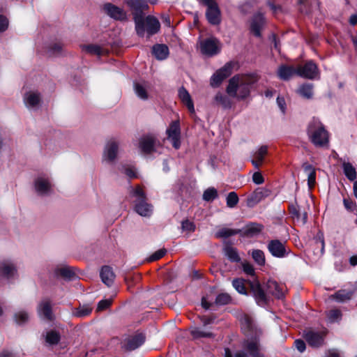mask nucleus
Wrapping results in <instances>:
<instances>
[{"mask_svg": "<svg viewBox=\"0 0 357 357\" xmlns=\"http://www.w3.org/2000/svg\"><path fill=\"white\" fill-rule=\"evenodd\" d=\"M256 79L251 75H237L231 77L227 87V94L238 100L247 98Z\"/></svg>", "mask_w": 357, "mask_h": 357, "instance_id": "nucleus-1", "label": "nucleus"}, {"mask_svg": "<svg viewBox=\"0 0 357 357\" xmlns=\"http://www.w3.org/2000/svg\"><path fill=\"white\" fill-rule=\"evenodd\" d=\"M307 135L311 142L317 147L328 146L329 133L317 119H313L308 125Z\"/></svg>", "mask_w": 357, "mask_h": 357, "instance_id": "nucleus-2", "label": "nucleus"}, {"mask_svg": "<svg viewBox=\"0 0 357 357\" xmlns=\"http://www.w3.org/2000/svg\"><path fill=\"white\" fill-rule=\"evenodd\" d=\"M135 22L136 31L140 36H144L146 31L148 36L153 35L159 31L160 27L158 19L151 15L144 19L142 16H135Z\"/></svg>", "mask_w": 357, "mask_h": 357, "instance_id": "nucleus-3", "label": "nucleus"}, {"mask_svg": "<svg viewBox=\"0 0 357 357\" xmlns=\"http://www.w3.org/2000/svg\"><path fill=\"white\" fill-rule=\"evenodd\" d=\"M133 194L135 197H137V200L136 201L135 206V211L141 216H150L153 213V206L146 202L144 199L145 194L142 189L139 186H137L135 189Z\"/></svg>", "mask_w": 357, "mask_h": 357, "instance_id": "nucleus-4", "label": "nucleus"}, {"mask_svg": "<svg viewBox=\"0 0 357 357\" xmlns=\"http://www.w3.org/2000/svg\"><path fill=\"white\" fill-rule=\"evenodd\" d=\"M200 50L203 54L211 56L217 54L220 51V43L215 38H210L200 41Z\"/></svg>", "mask_w": 357, "mask_h": 357, "instance_id": "nucleus-5", "label": "nucleus"}, {"mask_svg": "<svg viewBox=\"0 0 357 357\" xmlns=\"http://www.w3.org/2000/svg\"><path fill=\"white\" fill-rule=\"evenodd\" d=\"M297 75L313 79L319 77V70L317 65L312 61L306 62L303 66H300L297 68Z\"/></svg>", "mask_w": 357, "mask_h": 357, "instance_id": "nucleus-6", "label": "nucleus"}, {"mask_svg": "<svg viewBox=\"0 0 357 357\" xmlns=\"http://www.w3.org/2000/svg\"><path fill=\"white\" fill-rule=\"evenodd\" d=\"M269 252L275 257L283 258L288 254L285 243L278 239L271 240L267 245Z\"/></svg>", "mask_w": 357, "mask_h": 357, "instance_id": "nucleus-7", "label": "nucleus"}, {"mask_svg": "<svg viewBox=\"0 0 357 357\" xmlns=\"http://www.w3.org/2000/svg\"><path fill=\"white\" fill-rule=\"evenodd\" d=\"M167 139L171 141L173 146L178 149L181 146V130L178 121H173L167 130Z\"/></svg>", "mask_w": 357, "mask_h": 357, "instance_id": "nucleus-8", "label": "nucleus"}, {"mask_svg": "<svg viewBox=\"0 0 357 357\" xmlns=\"http://www.w3.org/2000/svg\"><path fill=\"white\" fill-rule=\"evenodd\" d=\"M104 12L116 20L123 21L127 19L126 12L121 8L111 3H107L103 6Z\"/></svg>", "mask_w": 357, "mask_h": 357, "instance_id": "nucleus-9", "label": "nucleus"}, {"mask_svg": "<svg viewBox=\"0 0 357 357\" xmlns=\"http://www.w3.org/2000/svg\"><path fill=\"white\" fill-rule=\"evenodd\" d=\"M231 64L227 63L225 65L211 77V85L213 87L219 86L225 78L231 75Z\"/></svg>", "mask_w": 357, "mask_h": 357, "instance_id": "nucleus-10", "label": "nucleus"}, {"mask_svg": "<svg viewBox=\"0 0 357 357\" xmlns=\"http://www.w3.org/2000/svg\"><path fill=\"white\" fill-rule=\"evenodd\" d=\"M145 340L142 334H136L126 337L123 342V347L127 351H132L140 347Z\"/></svg>", "mask_w": 357, "mask_h": 357, "instance_id": "nucleus-11", "label": "nucleus"}, {"mask_svg": "<svg viewBox=\"0 0 357 357\" xmlns=\"http://www.w3.org/2000/svg\"><path fill=\"white\" fill-rule=\"evenodd\" d=\"M118 152V143L114 139H111L108 140L107 142L104 153H103V159L104 160L112 162L114 161L117 155Z\"/></svg>", "mask_w": 357, "mask_h": 357, "instance_id": "nucleus-12", "label": "nucleus"}, {"mask_svg": "<svg viewBox=\"0 0 357 357\" xmlns=\"http://www.w3.org/2000/svg\"><path fill=\"white\" fill-rule=\"evenodd\" d=\"M208 8L206 13V18L211 24H218L220 22V11L215 2L205 4Z\"/></svg>", "mask_w": 357, "mask_h": 357, "instance_id": "nucleus-13", "label": "nucleus"}, {"mask_svg": "<svg viewBox=\"0 0 357 357\" xmlns=\"http://www.w3.org/2000/svg\"><path fill=\"white\" fill-rule=\"evenodd\" d=\"M38 313L40 317L47 320H52L54 315L52 310V304L50 300H43L38 307Z\"/></svg>", "mask_w": 357, "mask_h": 357, "instance_id": "nucleus-14", "label": "nucleus"}, {"mask_svg": "<svg viewBox=\"0 0 357 357\" xmlns=\"http://www.w3.org/2000/svg\"><path fill=\"white\" fill-rule=\"evenodd\" d=\"M35 189L39 195H48L52 191V185L47 178L38 177L35 181Z\"/></svg>", "mask_w": 357, "mask_h": 357, "instance_id": "nucleus-15", "label": "nucleus"}, {"mask_svg": "<svg viewBox=\"0 0 357 357\" xmlns=\"http://www.w3.org/2000/svg\"><path fill=\"white\" fill-rule=\"evenodd\" d=\"M251 290L258 305H263L266 303V296L257 281L250 284Z\"/></svg>", "mask_w": 357, "mask_h": 357, "instance_id": "nucleus-16", "label": "nucleus"}, {"mask_svg": "<svg viewBox=\"0 0 357 357\" xmlns=\"http://www.w3.org/2000/svg\"><path fill=\"white\" fill-rule=\"evenodd\" d=\"M305 337L307 343L314 347H319L323 344L324 342V334L314 332V331H307L305 334Z\"/></svg>", "mask_w": 357, "mask_h": 357, "instance_id": "nucleus-17", "label": "nucleus"}, {"mask_svg": "<svg viewBox=\"0 0 357 357\" xmlns=\"http://www.w3.org/2000/svg\"><path fill=\"white\" fill-rule=\"evenodd\" d=\"M265 24L264 16L259 13L255 15L251 22V31L256 36H260L261 29Z\"/></svg>", "mask_w": 357, "mask_h": 357, "instance_id": "nucleus-18", "label": "nucleus"}, {"mask_svg": "<svg viewBox=\"0 0 357 357\" xmlns=\"http://www.w3.org/2000/svg\"><path fill=\"white\" fill-rule=\"evenodd\" d=\"M266 291L278 298L282 297L284 295L283 287L274 280L268 281L266 283Z\"/></svg>", "mask_w": 357, "mask_h": 357, "instance_id": "nucleus-19", "label": "nucleus"}, {"mask_svg": "<svg viewBox=\"0 0 357 357\" xmlns=\"http://www.w3.org/2000/svg\"><path fill=\"white\" fill-rule=\"evenodd\" d=\"M16 272L15 266L10 261H3L0 262V275L9 278L13 277Z\"/></svg>", "mask_w": 357, "mask_h": 357, "instance_id": "nucleus-20", "label": "nucleus"}, {"mask_svg": "<svg viewBox=\"0 0 357 357\" xmlns=\"http://www.w3.org/2000/svg\"><path fill=\"white\" fill-rule=\"evenodd\" d=\"M294 75H297V70L291 66L283 65L278 70V77L283 80H287Z\"/></svg>", "mask_w": 357, "mask_h": 357, "instance_id": "nucleus-21", "label": "nucleus"}, {"mask_svg": "<svg viewBox=\"0 0 357 357\" xmlns=\"http://www.w3.org/2000/svg\"><path fill=\"white\" fill-rule=\"evenodd\" d=\"M155 139L152 136H146L141 138L139 148L145 153H149L153 150Z\"/></svg>", "mask_w": 357, "mask_h": 357, "instance_id": "nucleus-22", "label": "nucleus"}, {"mask_svg": "<svg viewBox=\"0 0 357 357\" xmlns=\"http://www.w3.org/2000/svg\"><path fill=\"white\" fill-rule=\"evenodd\" d=\"M354 293V289H341L332 295L331 298L337 302L343 303L350 300Z\"/></svg>", "mask_w": 357, "mask_h": 357, "instance_id": "nucleus-23", "label": "nucleus"}, {"mask_svg": "<svg viewBox=\"0 0 357 357\" xmlns=\"http://www.w3.org/2000/svg\"><path fill=\"white\" fill-rule=\"evenodd\" d=\"M100 278L103 283L110 286L114 280L115 275L109 266H103L100 271Z\"/></svg>", "mask_w": 357, "mask_h": 357, "instance_id": "nucleus-24", "label": "nucleus"}, {"mask_svg": "<svg viewBox=\"0 0 357 357\" xmlns=\"http://www.w3.org/2000/svg\"><path fill=\"white\" fill-rule=\"evenodd\" d=\"M178 96L181 101L186 105L191 113L195 112V107L191 97L188 91L182 87L178 91Z\"/></svg>", "mask_w": 357, "mask_h": 357, "instance_id": "nucleus-25", "label": "nucleus"}, {"mask_svg": "<svg viewBox=\"0 0 357 357\" xmlns=\"http://www.w3.org/2000/svg\"><path fill=\"white\" fill-rule=\"evenodd\" d=\"M123 2L131 10L136 12H141L149 7L145 0H123Z\"/></svg>", "mask_w": 357, "mask_h": 357, "instance_id": "nucleus-26", "label": "nucleus"}, {"mask_svg": "<svg viewBox=\"0 0 357 357\" xmlns=\"http://www.w3.org/2000/svg\"><path fill=\"white\" fill-rule=\"evenodd\" d=\"M304 172L307 176V185L310 188L314 187L316 181V170L311 165L304 163L303 165Z\"/></svg>", "mask_w": 357, "mask_h": 357, "instance_id": "nucleus-27", "label": "nucleus"}, {"mask_svg": "<svg viewBox=\"0 0 357 357\" xmlns=\"http://www.w3.org/2000/svg\"><path fill=\"white\" fill-rule=\"evenodd\" d=\"M267 146H261L253 155V159L252 160V164L256 167L261 165L265 155L267 154Z\"/></svg>", "mask_w": 357, "mask_h": 357, "instance_id": "nucleus-28", "label": "nucleus"}, {"mask_svg": "<svg viewBox=\"0 0 357 357\" xmlns=\"http://www.w3.org/2000/svg\"><path fill=\"white\" fill-rule=\"evenodd\" d=\"M40 95L38 93L30 91L25 94L24 101L27 107H34L40 102Z\"/></svg>", "mask_w": 357, "mask_h": 357, "instance_id": "nucleus-29", "label": "nucleus"}, {"mask_svg": "<svg viewBox=\"0 0 357 357\" xmlns=\"http://www.w3.org/2000/svg\"><path fill=\"white\" fill-rule=\"evenodd\" d=\"M152 52L156 59L162 60L167 58L169 49L165 45H156L153 47Z\"/></svg>", "mask_w": 357, "mask_h": 357, "instance_id": "nucleus-30", "label": "nucleus"}, {"mask_svg": "<svg viewBox=\"0 0 357 357\" xmlns=\"http://www.w3.org/2000/svg\"><path fill=\"white\" fill-rule=\"evenodd\" d=\"M147 88L148 85L146 83H139L136 82L134 84V90L135 92V94L138 98H139L142 100H147L149 98L148 93H147Z\"/></svg>", "mask_w": 357, "mask_h": 357, "instance_id": "nucleus-31", "label": "nucleus"}, {"mask_svg": "<svg viewBox=\"0 0 357 357\" xmlns=\"http://www.w3.org/2000/svg\"><path fill=\"white\" fill-rule=\"evenodd\" d=\"M297 93L301 97L310 99L313 96V85L311 84H305L299 86Z\"/></svg>", "mask_w": 357, "mask_h": 357, "instance_id": "nucleus-32", "label": "nucleus"}, {"mask_svg": "<svg viewBox=\"0 0 357 357\" xmlns=\"http://www.w3.org/2000/svg\"><path fill=\"white\" fill-rule=\"evenodd\" d=\"M244 347L250 352V355L255 357H262L259 355V344L256 340L245 342Z\"/></svg>", "mask_w": 357, "mask_h": 357, "instance_id": "nucleus-33", "label": "nucleus"}, {"mask_svg": "<svg viewBox=\"0 0 357 357\" xmlns=\"http://www.w3.org/2000/svg\"><path fill=\"white\" fill-rule=\"evenodd\" d=\"M225 256L233 262H238L241 258L238 254L237 250L231 246H227L225 250Z\"/></svg>", "mask_w": 357, "mask_h": 357, "instance_id": "nucleus-34", "label": "nucleus"}, {"mask_svg": "<svg viewBox=\"0 0 357 357\" xmlns=\"http://www.w3.org/2000/svg\"><path fill=\"white\" fill-rule=\"evenodd\" d=\"M343 169L345 176L351 181H354L356 178V172L355 168L349 162L343 164Z\"/></svg>", "mask_w": 357, "mask_h": 357, "instance_id": "nucleus-35", "label": "nucleus"}, {"mask_svg": "<svg viewBox=\"0 0 357 357\" xmlns=\"http://www.w3.org/2000/svg\"><path fill=\"white\" fill-rule=\"evenodd\" d=\"M238 233V231L227 228L222 227L219 229V230L215 234V236L218 238H228L231 236L235 235Z\"/></svg>", "mask_w": 357, "mask_h": 357, "instance_id": "nucleus-36", "label": "nucleus"}, {"mask_svg": "<svg viewBox=\"0 0 357 357\" xmlns=\"http://www.w3.org/2000/svg\"><path fill=\"white\" fill-rule=\"evenodd\" d=\"M251 255H252L253 259L257 264H259L260 266H263L265 264V262H266L265 255L262 250H253L252 251Z\"/></svg>", "mask_w": 357, "mask_h": 357, "instance_id": "nucleus-37", "label": "nucleus"}, {"mask_svg": "<svg viewBox=\"0 0 357 357\" xmlns=\"http://www.w3.org/2000/svg\"><path fill=\"white\" fill-rule=\"evenodd\" d=\"M218 197V191L214 188H208L203 193V199L206 202H211Z\"/></svg>", "mask_w": 357, "mask_h": 357, "instance_id": "nucleus-38", "label": "nucleus"}, {"mask_svg": "<svg viewBox=\"0 0 357 357\" xmlns=\"http://www.w3.org/2000/svg\"><path fill=\"white\" fill-rule=\"evenodd\" d=\"M45 339L50 344H56L60 340V335L54 331H51L47 333Z\"/></svg>", "mask_w": 357, "mask_h": 357, "instance_id": "nucleus-39", "label": "nucleus"}, {"mask_svg": "<svg viewBox=\"0 0 357 357\" xmlns=\"http://www.w3.org/2000/svg\"><path fill=\"white\" fill-rule=\"evenodd\" d=\"M215 100L225 108H229L231 106L229 98L222 93H217L215 96Z\"/></svg>", "mask_w": 357, "mask_h": 357, "instance_id": "nucleus-40", "label": "nucleus"}, {"mask_svg": "<svg viewBox=\"0 0 357 357\" xmlns=\"http://www.w3.org/2000/svg\"><path fill=\"white\" fill-rule=\"evenodd\" d=\"M92 308L89 306H82L75 310L73 314L77 317H84L91 314Z\"/></svg>", "mask_w": 357, "mask_h": 357, "instance_id": "nucleus-41", "label": "nucleus"}, {"mask_svg": "<svg viewBox=\"0 0 357 357\" xmlns=\"http://www.w3.org/2000/svg\"><path fill=\"white\" fill-rule=\"evenodd\" d=\"M238 197L235 192H230L226 198L227 206L229 208H234L238 202Z\"/></svg>", "mask_w": 357, "mask_h": 357, "instance_id": "nucleus-42", "label": "nucleus"}, {"mask_svg": "<svg viewBox=\"0 0 357 357\" xmlns=\"http://www.w3.org/2000/svg\"><path fill=\"white\" fill-rule=\"evenodd\" d=\"M231 301V296L228 294L222 293L217 296L215 303L218 305H224L229 303Z\"/></svg>", "mask_w": 357, "mask_h": 357, "instance_id": "nucleus-43", "label": "nucleus"}, {"mask_svg": "<svg viewBox=\"0 0 357 357\" xmlns=\"http://www.w3.org/2000/svg\"><path fill=\"white\" fill-rule=\"evenodd\" d=\"M191 335L195 338H200V337H212V333L210 332H206L201 328H194L191 331Z\"/></svg>", "mask_w": 357, "mask_h": 357, "instance_id": "nucleus-44", "label": "nucleus"}, {"mask_svg": "<svg viewBox=\"0 0 357 357\" xmlns=\"http://www.w3.org/2000/svg\"><path fill=\"white\" fill-rule=\"evenodd\" d=\"M233 287L235 289L241 294H246V289L244 284V281L241 279H235L232 282Z\"/></svg>", "mask_w": 357, "mask_h": 357, "instance_id": "nucleus-45", "label": "nucleus"}, {"mask_svg": "<svg viewBox=\"0 0 357 357\" xmlns=\"http://www.w3.org/2000/svg\"><path fill=\"white\" fill-rule=\"evenodd\" d=\"M342 314L340 310L335 309L330 310L327 314L328 319L330 322H335L341 319Z\"/></svg>", "mask_w": 357, "mask_h": 357, "instance_id": "nucleus-46", "label": "nucleus"}, {"mask_svg": "<svg viewBox=\"0 0 357 357\" xmlns=\"http://www.w3.org/2000/svg\"><path fill=\"white\" fill-rule=\"evenodd\" d=\"M57 274H59L66 279H70L73 276L74 273L70 267H62L57 270Z\"/></svg>", "mask_w": 357, "mask_h": 357, "instance_id": "nucleus-47", "label": "nucleus"}, {"mask_svg": "<svg viewBox=\"0 0 357 357\" xmlns=\"http://www.w3.org/2000/svg\"><path fill=\"white\" fill-rule=\"evenodd\" d=\"M181 227H182L183 231L188 232V233L192 232L195 229V224L188 220H184L182 222Z\"/></svg>", "mask_w": 357, "mask_h": 357, "instance_id": "nucleus-48", "label": "nucleus"}, {"mask_svg": "<svg viewBox=\"0 0 357 357\" xmlns=\"http://www.w3.org/2000/svg\"><path fill=\"white\" fill-rule=\"evenodd\" d=\"M29 315L26 312L20 311L15 314V319L17 324H21L28 320Z\"/></svg>", "mask_w": 357, "mask_h": 357, "instance_id": "nucleus-49", "label": "nucleus"}, {"mask_svg": "<svg viewBox=\"0 0 357 357\" xmlns=\"http://www.w3.org/2000/svg\"><path fill=\"white\" fill-rule=\"evenodd\" d=\"M307 220V214L306 212H296V222L301 225H304Z\"/></svg>", "mask_w": 357, "mask_h": 357, "instance_id": "nucleus-50", "label": "nucleus"}, {"mask_svg": "<svg viewBox=\"0 0 357 357\" xmlns=\"http://www.w3.org/2000/svg\"><path fill=\"white\" fill-rule=\"evenodd\" d=\"M112 302V300L110 298L100 301L98 304L97 311H102L106 310L111 305Z\"/></svg>", "mask_w": 357, "mask_h": 357, "instance_id": "nucleus-51", "label": "nucleus"}, {"mask_svg": "<svg viewBox=\"0 0 357 357\" xmlns=\"http://www.w3.org/2000/svg\"><path fill=\"white\" fill-rule=\"evenodd\" d=\"M166 253L165 249H160L155 252L152 255H151L149 258V261H154L162 258Z\"/></svg>", "mask_w": 357, "mask_h": 357, "instance_id": "nucleus-52", "label": "nucleus"}, {"mask_svg": "<svg viewBox=\"0 0 357 357\" xmlns=\"http://www.w3.org/2000/svg\"><path fill=\"white\" fill-rule=\"evenodd\" d=\"M243 271L250 275H254L255 274V268L253 266L248 262H244L242 264Z\"/></svg>", "mask_w": 357, "mask_h": 357, "instance_id": "nucleus-53", "label": "nucleus"}, {"mask_svg": "<svg viewBox=\"0 0 357 357\" xmlns=\"http://www.w3.org/2000/svg\"><path fill=\"white\" fill-rule=\"evenodd\" d=\"M252 181L255 184L260 185L264 181L262 174L259 172H256L252 175Z\"/></svg>", "mask_w": 357, "mask_h": 357, "instance_id": "nucleus-54", "label": "nucleus"}, {"mask_svg": "<svg viewBox=\"0 0 357 357\" xmlns=\"http://www.w3.org/2000/svg\"><path fill=\"white\" fill-rule=\"evenodd\" d=\"M8 26V19L0 15V31H4Z\"/></svg>", "mask_w": 357, "mask_h": 357, "instance_id": "nucleus-55", "label": "nucleus"}, {"mask_svg": "<svg viewBox=\"0 0 357 357\" xmlns=\"http://www.w3.org/2000/svg\"><path fill=\"white\" fill-rule=\"evenodd\" d=\"M295 347L300 352H303L305 349V343L301 340H297L294 342Z\"/></svg>", "mask_w": 357, "mask_h": 357, "instance_id": "nucleus-56", "label": "nucleus"}, {"mask_svg": "<svg viewBox=\"0 0 357 357\" xmlns=\"http://www.w3.org/2000/svg\"><path fill=\"white\" fill-rule=\"evenodd\" d=\"M86 50L88 52L99 54L100 53V49L96 45H89L86 47Z\"/></svg>", "mask_w": 357, "mask_h": 357, "instance_id": "nucleus-57", "label": "nucleus"}, {"mask_svg": "<svg viewBox=\"0 0 357 357\" xmlns=\"http://www.w3.org/2000/svg\"><path fill=\"white\" fill-rule=\"evenodd\" d=\"M261 229H262V227L259 225H252L248 231L250 233L254 234H257L259 232H260L261 231Z\"/></svg>", "mask_w": 357, "mask_h": 357, "instance_id": "nucleus-58", "label": "nucleus"}, {"mask_svg": "<svg viewBox=\"0 0 357 357\" xmlns=\"http://www.w3.org/2000/svg\"><path fill=\"white\" fill-rule=\"evenodd\" d=\"M213 303L208 301L207 297H203L202 299V306L205 310H208L211 306Z\"/></svg>", "mask_w": 357, "mask_h": 357, "instance_id": "nucleus-59", "label": "nucleus"}, {"mask_svg": "<svg viewBox=\"0 0 357 357\" xmlns=\"http://www.w3.org/2000/svg\"><path fill=\"white\" fill-rule=\"evenodd\" d=\"M277 103L278 105V106L280 107V109L282 110V112H284V109H285V101H284V99L283 98H280L278 97L277 98Z\"/></svg>", "mask_w": 357, "mask_h": 357, "instance_id": "nucleus-60", "label": "nucleus"}, {"mask_svg": "<svg viewBox=\"0 0 357 357\" xmlns=\"http://www.w3.org/2000/svg\"><path fill=\"white\" fill-rule=\"evenodd\" d=\"M257 194H255V195H252L248 199V206H253L256 202H258V200H257Z\"/></svg>", "mask_w": 357, "mask_h": 357, "instance_id": "nucleus-61", "label": "nucleus"}, {"mask_svg": "<svg viewBox=\"0 0 357 357\" xmlns=\"http://www.w3.org/2000/svg\"><path fill=\"white\" fill-rule=\"evenodd\" d=\"M349 22L351 25H355L357 24V15H352L350 17Z\"/></svg>", "mask_w": 357, "mask_h": 357, "instance_id": "nucleus-62", "label": "nucleus"}, {"mask_svg": "<svg viewBox=\"0 0 357 357\" xmlns=\"http://www.w3.org/2000/svg\"><path fill=\"white\" fill-rule=\"evenodd\" d=\"M350 264L352 266L357 265V256H352L349 259Z\"/></svg>", "mask_w": 357, "mask_h": 357, "instance_id": "nucleus-63", "label": "nucleus"}, {"mask_svg": "<svg viewBox=\"0 0 357 357\" xmlns=\"http://www.w3.org/2000/svg\"><path fill=\"white\" fill-rule=\"evenodd\" d=\"M235 357H248V356L244 351H238L236 353Z\"/></svg>", "mask_w": 357, "mask_h": 357, "instance_id": "nucleus-64", "label": "nucleus"}]
</instances>
